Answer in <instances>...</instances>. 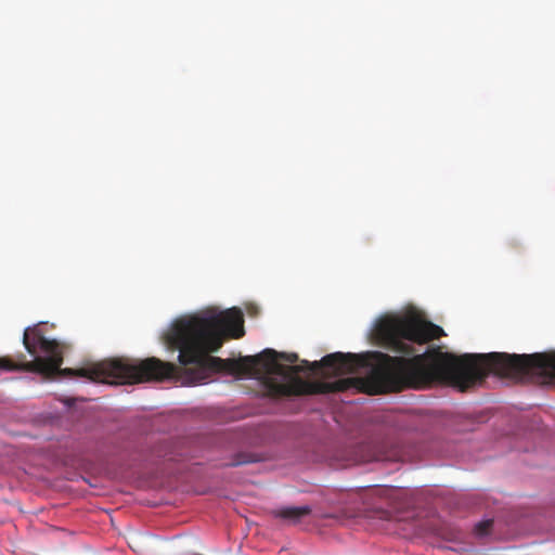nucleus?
<instances>
[{"label": "nucleus", "mask_w": 555, "mask_h": 555, "mask_svg": "<svg viewBox=\"0 0 555 555\" xmlns=\"http://www.w3.org/2000/svg\"><path fill=\"white\" fill-rule=\"evenodd\" d=\"M442 328L431 322L416 318H386L376 326L382 345L393 352L412 356L393 357L380 351L372 352L374 366L367 377H346L334 382H308L297 376L300 365H284V360L295 363L296 353L264 349L256 356L238 359H221L210 353L218 351L224 338L244 335L243 314L236 308L215 313L177 320L167 334L165 343L170 350H178L179 365L151 357L145 360L107 359L75 370V376L96 382L135 384L163 380L181 376L188 383H205L214 373L233 376L248 375L259 379L272 398L341 392L356 389L367 395L400 391L405 388H424L434 382H444L461 391L482 383L493 373L507 377V353H465L455 356L439 348L416 353L414 344L424 345L437 339Z\"/></svg>", "instance_id": "obj_1"}, {"label": "nucleus", "mask_w": 555, "mask_h": 555, "mask_svg": "<svg viewBox=\"0 0 555 555\" xmlns=\"http://www.w3.org/2000/svg\"><path fill=\"white\" fill-rule=\"evenodd\" d=\"M306 370L313 372L322 370L324 375H345L356 371L360 361L356 354L334 352L323 357L320 361L312 363L304 361Z\"/></svg>", "instance_id": "obj_2"}, {"label": "nucleus", "mask_w": 555, "mask_h": 555, "mask_svg": "<svg viewBox=\"0 0 555 555\" xmlns=\"http://www.w3.org/2000/svg\"><path fill=\"white\" fill-rule=\"evenodd\" d=\"M274 517L281 518L288 524H298L302 518L309 516L311 514V507L308 505L305 506H286L274 509Z\"/></svg>", "instance_id": "obj_3"}, {"label": "nucleus", "mask_w": 555, "mask_h": 555, "mask_svg": "<svg viewBox=\"0 0 555 555\" xmlns=\"http://www.w3.org/2000/svg\"><path fill=\"white\" fill-rule=\"evenodd\" d=\"M391 492L392 489L388 487H371L354 492L352 495L361 499L363 505L371 506L375 504L376 499H388Z\"/></svg>", "instance_id": "obj_4"}, {"label": "nucleus", "mask_w": 555, "mask_h": 555, "mask_svg": "<svg viewBox=\"0 0 555 555\" xmlns=\"http://www.w3.org/2000/svg\"><path fill=\"white\" fill-rule=\"evenodd\" d=\"M492 525L493 521L490 519L478 522L475 527L476 534L480 537L487 535L490 532Z\"/></svg>", "instance_id": "obj_5"}]
</instances>
